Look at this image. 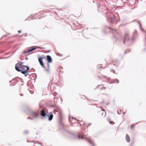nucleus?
I'll return each mask as SVG.
<instances>
[{
  "instance_id": "obj_25",
  "label": "nucleus",
  "mask_w": 146,
  "mask_h": 146,
  "mask_svg": "<svg viewBox=\"0 0 146 146\" xmlns=\"http://www.w3.org/2000/svg\"><path fill=\"white\" fill-rule=\"evenodd\" d=\"M104 115V114H103V113H102V115Z\"/></svg>"
},
{
  "instance_id": "obj_11",
  "label": "nucleus",
  "mask_w": 146,
  "mask_h": 146,
  "mask_svg": "<svg viewBox=\"0 0 146 146\" xmlns=\"http://www.w3.org/2000/svg\"><path fill=\"white\" fill-rule=\"evenodd\" d=\"M137 34V32L136 31H135L133 33V36L132 40H133L134 38H135V35Z\"/></svg>"
},
{
  "instance_id": "obj_7",
  "label": "nucleus",
  "mask_w": 146,
  "mask_h": 146,
  "mask_svg": "<svg viewBox=\"0 0 146 146\" xmlns=\"http://www.w3.org/2000/svg\"><path fill=\"white\" fill-rule=\"evenodd\" d=\"M129 33L127 32H125V40L124 41V43L125 44V42L126 40H129Z\"/></svg>"
},
{
  "instance_id": "obj_16",
  "label": "nucleus",
  "mask_w": 146,
  "mask_h": 146,
  "mask_svg": "<svg viewBox=\"0 0 146 146\" xmlns=\"http://www.w3.org/2000/svg\"><path fill=\"white\" fill-rule=\"evenodd\" d=\"M133 125H131L130 126V127L131 128H133Z\"/></svg>"
},
{
  "instance_id": "obj_14",
  "label": "nucleus",
  "mask_w": 146,
  "mask_h": 146,
  "mask_svg": "<svg viewBox=\"0 0 146 146\" xmlns=\"http://www.w3.org/2000/svg\"><path fill=\"white\" fill-rule=\"evenodd\" d=\"M138 23L140 26V27L141 29V30L142 31H144V30L142 28H141V25L139 21H138Z\"/></svg>"
},
{
  "instance_id": "obj_15",
  "label": "nucleus",
  "mask_w": 146,
  "mask_h": 146,
  "mask_svg": "<svg viewBox=\"0 0 146 146\" xmlns=\"http://www.w3.org/2000/svg\"><path fill=\"white\" fill-rule=\"evenodd\" d=\"M110 124H113L114 123V122L113 121H110Z\"/></svg>"
},
{
  "instance_id": "obj_12",
  "label": "nucleus",
  "mask_w": 146,
  "mask_h": 146,
  "mask_svg": "<svg viewBox=\"0 0 146 146\" xmlns=\"http://www.w3.org/2000/svg\"><path fill=\"white\" fill-rule=\"evenodd\" d=\"M38 115V114L36 113H33L32 114V116L35 118Z\"/></svg>"
},
{
  "instance_id": "obj_4",
  "label": "nucleus",
  "mask_w": 146,
  "mask_h": 146,
  "mask_svg": "<svg viewBox=\"0 0 146 146\" xmlns=\"http://www.w3.org/2000/svg\"><path fill=\"white\" fill-rule=\"evenodd\" d=\"M23 64L20 65L18 67V68L20 70H27L28 68H29V67L26 66L22 65Z\"/></svg>"
},
{
  "instance_id": "obj_19",
  "label": "nucleus",
  "mask_w": 146,
  "mask_h": 146,
  "mask_svg": "<svg viewBox=\"0 0 146 146\" xmlns=\"http://www.w3.org/2000/svg\"><path fill=\"white\" fill-rule=\"evenodd\" d=\"M117 80V83H118L119 82V81L117 80Z\"/></svg>"
},
{
  "instance_id": "obj_17",
  "label": "nucleus",
  "mask_w": 146,
  "mask_h": 146,
  "mask_svg": "<svg viewBox=\"0 0 146 146\" xmlns=\"http://www.w3.org/2000/svg\"><path fill=\"white\" fill-rule=\"evenodd\" d=\"M47 65L48 68H49V64L48 63H47Z\"/></svg>"
},
{
  "instance_id": "obj_24",
  "label": "nucleus",
  "mask_w": 146,
  "mask_h": 146,
  "mask_svg": "<svg viewBox=\"0 0 146 146\" xmlns=\"http://www.w3.org/2000/svg\"><path fill=\"white\" fill-rule=\"evenodd\" d=\"M106 88L103 87L104 89H105Z\"/></svg>"
},
{
  "instance_id": "obj_2",
  "label": "nucleus",
  "mask_w": 146,
  "mask_h": 146,
  "mask_svg": "<svg viewBox=\"0 0 146 146\" xmlns=\"http://www.w3.org/2000/svg\"><path fill=\"white\" fill-rule=\"evenodd\" d=\"M41 115L43 117L45 116L46 117L48 116V117H49L48 119L50 121L51 120L53 117V115L52 112H50L47 115L46 114L44 110H42L41 111Z\"/></svg>"
},
{
  "instance_id": "obj_1",
  "label": "nucleus",
  "mask_w": 146,
  "mask_h": 146,
  "mask_svg": "<svg viewBox=\"0 0 146 146\" xmlns=\"http://www.w3.org/2000/svg\"><path fill=\"white\" fill-rule=\"evenodd\" d=\"M78 137L79 139L81 138L86 139L90 144L94 146V143L89 137L83 134H79L78 136Z\"/></svg>"
},
{
  "instance_id": "obj_26",
  "label": "nucleus",
  "mask_w": 146,
  "mask_h": 146,
  "mask_svg": "<svg viewBox=\"0 0 146 146\" xmlns=\"http://www.w3.org/2000/svg\"><path fill=\"white\" fill-rule=\"evenodd\" d=\"M104 115V114H103V113H102V115Z\"/></svg>"
},
{
  "instance_id": "obj_5",
  "label": "nucleus",
  "mask_w": 146,
  "mask_h": 146,
  "mask_svg": "<svg viewBox=\"0 0 146 146\" xmlns=\"http://www.w3.org/2000/svg\"><path fill=\"white\" fill-rule=\"evenodd\" d=\"M35 49L36 48H33L32 47H31L29 48H28L26 50L23 52V53L24 54H26L27 53L31 52L33 51V50H35Z\"/></svg>"
},
{
  "instance_id": "obj_27",
  "label": "nucleus",
  "mask_w": 146,
  "mask_h": 146,
  "mask_svg": "<svg viewBox=\"0 0 146 146\" xmlns=\"http://www.w3.org/2000/svg\"><path fill=\"white\" fill-rule=\"evenodd\" d=\"M113 72L114 73V70H113Z\"/></svg>"
},
{
  "instance_id": "obj_13",
  "label": "nucleus",
  "mask_w": 146,
  "mask_h": 146,
  "mask_svg": "<svg viewBox=\"0 0 146 146\" xmlns=\"http://www.w3.org/2000/svg\"><path fill=\"white\" fill-rule=\"evenodd\" d=\"M44 70L46 71L47 73H49L50 71V69L49 68L48 69H46L45 67V68H44Z\"/></svg>"
},
{
  "instance_id": "obj_18",
  "label": "nucleus",
  "mask_w": 146,
  "mask_h": 146,
  "mask_svg": "<svg viewBox=\"0 0 146 146\" xmlns=\"http://www.w3.org/2000/svg\"><path fill=\"white\" fill-rule=\"evenodd\" d=\"M126 51H127V52H129L130 51V50H127Z\"/></svg>"
},
{
  "instance_id": "obj_6",
  "label": "nucleus",
  "mask_w": 146,
  "mask_h": 146,
  "mask_svg": "<svg viewBox=\"0 0 146 146\" xmlns=\"http://www.w3.org/2000/svg\"><path fill=\"white\" fill-rule=\"evenodd\" d=\"M43 58H45V57H43L39 58H38V60L40 65L42 66V67L44 68H45V67L44 65V64L42 61V59Z\"/></svg>"
},
{
  "instance_id": "obj_20",
  "label": "nucleus",
  "mask_w": 146,
  "mask_h": 146,
  "mask_svg": "<svg viewBox=\"0 0 146 146\" xmlns=\"http://www.w3.org/2000/svg\"><path fill=\"white\" fill-rule=\"evenodd\" d=\"M18 32L19 33H21V31H20V30H19V31H18Z\"/></svg>"
},
{
  "instance_id": "obj_22",
  "label": "nucleus",
  "mask_w": 146,
  "mask_h": 146,
  "mask_svg": "<svg viewBox=\"0 0 146 146\" xmlns=\"http://www.w3.org/2000/svg\"><path fill=\"white\" fill-rule=\"evenodd\" d=\"M20 95V96H23V94H21Z\"/></svg>"
},
{
  "instance_id": "obj_9",
  "label": "nucleus",
  "mask_w": 146,
  "mask_h": 146,
  "mask_svg": "<svg viewBox=\"0 0 146 146\" xmlns=\"http://www.w3.org/2000/svg\"><path fill=\"white\" fill-rule=\"evenodd\" d=\"M47 59L48 62H52V58L50 56L47 55Z\"/></svg>"
},
{
  "instance_id": "obj_8",
  "label": "nucleus",
  "mask_w": 146,
  "mask_h": 146,
  "mask_svg": "<svg viewBox=\"0 0 146 146\" xmlns=\"http://www.w3.org/2000/svg\"><path fill=\"white\" fill-rule=\"evenodd\" d=\"M109 19L112 22L115 20L116 17L114 15H111Z\"/></svg>"
},
{
  "instance_id": "obj_23",
  "label": "nucleus",
  "mask_w": 146,
  "mask_h": 146,
  "mask_svg": "<svg viewBox=\"0 0 146 146\" xmlns=\"http://www.w3.org/2000/svg\"><path fill=\"white\" fill-rule=\"evenodd\" d=\"M123 115H124L125 114V112H123Z\"/></svg>"
},
{
  "instance_id": "obj_28",
  "label": "nucleus",
  "mask_w": 146,
  "mask_h": 146,
  "mask_svg": "<svg viewBox=\"0 0 146 146\" xmlns=\"http://www.w3.org/2000/svg\"><path fill=\"white\" fill-rule=\"evenodd\" d=\"M89 124V125H90V124H90H90Z\"/></svg>"
},
{
  "instance_id": "obj_21",
  "label": "nucleus",
  "mask_w": 146,
  "mask_h": 146,
  "mask_svg": "<svg viewBox=\"0 0 146 146\" xmlns=\"http://www.w3.org/2000/svg\"><path fill=\"white\" fill-rule=\"evenodd\" d=\"M27 133H28V132H27V131H26L25 132V133L26 134H27Z\"/></svg>"
},
{
  "instance_id": "obj_10",
  "label": "nucleus",
  "mask_w": 146,
  "mask_h": 146,
  "mask_svg": "<svg viewBox=\"0 0 146 146\" xmlns=\"http://www.w3.org/2000/svg\"><path fill=\"white\" fill-rule=\"evenodd\" d=\"M126 140L128 142H129L130 141V137L127 134L126 135Z\"/></svg>"
},
{
  "instance_id": "obj_3",
  "label": "nucleus",
  "mask_w": 146,
  "mask_h": 146,
  "mask_svg": "<svg viewBox=\"0 0 146 146\" xmlns=\"http://www.w3.org/2000/svg\"><path fill=\"white\" fill-rule=\"evenodd\" d=\"M23 63L22 62H20L19 63H18L15 66V69L17 70L18 72H20L21 73H22L23 74H25V73L27 72H28V71L29 69V68H28L27 69V70H20L18 68V67L19 66H20V65L21 64H23Z\"/></svg>"
}]
</instances>
